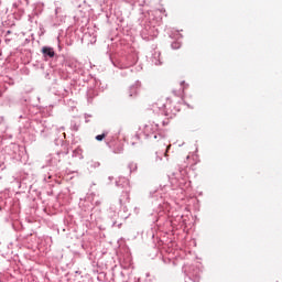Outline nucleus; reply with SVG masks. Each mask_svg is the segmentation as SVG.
<instances>
[{"label": "nucleus", "mask_w": 282, "mask_h": 282, "mask_svg": "<svg viewBox=\"0 0 282 282\" xmlns=\"http://www.w3.org/2000/svg\"><path fill=\"white\" fill-rule=\"evenodd\" d=\"M105 138H107L106 133L99 134L96 137V140H98V142H102V140H105Z\"/></svg>", "instance_id": "2"}, {"label": "nucleus", "mask_w": 282, "mask_h": 282, "mask_svg": "<svg viewBox=\"0 0 282 282\" xmlns=\"http://www.w3.org/2000/svg\"><path fill=\"white\" fill-rule=\"evenodd\" d=\"M42 53L44 54V56H48V58H54V56L56 54V53H54V48L47 47V46H44L42 48Z\"/></svg>", "instance_id": "1"}]
</instances>
